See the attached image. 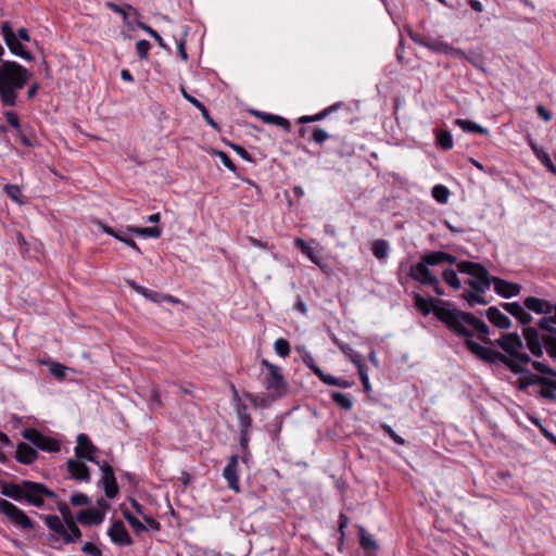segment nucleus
I'll use <instances>...</instances> for the list:
<instances>
[{
    "label": "nucleus",
    "mask_w": 556,
    "mask_h": 556,
    "mask_svg": "<svg viewBox=\"0 0 556 556\" xmlns=\"http://www.w3.org/2000/svg\"><path fill=\"white\" fill-rule=\"evenodd\" d=\"M414 306L422 316L433 314L451 332L464 339L466 348L468 341H473L475 332L479 341L485 345H493V341L489 338V326L472 313L454 307L450 301L432 299L429 294L424 295L417 292L414 294Z\"/></svg>",
    "instance_id": "f257e3e1"
},
{
    "label": "nucleus",
    "mask_w": 556,
    "mask_h": 556,
    "mask_svg": "<svg viewBox=\"0 0 556 556\" xmlns=\"http://www.w3.org/2000/svg\"><path fill=\"white\" fill-rule=\"evenodd\" d=\"M493 345L504 351L501 353L492 348L483 346L475 341L467 342V350L477 358L488 364H503L508 370H520L515 366V361L529 364L531 357L523 352L525 343L517 332L502 333L498 339L493 341Z\"/></svg>",
    "instance_id": "f03ea898"
},
{
    "label": "nucleus",
    "mask_w": 556,
    "mask_h": 556,
    "mask_svg": "<svg viewBox=\"0 0 556 556\" xmlns=\"http://www.w3.org/2000/svg\"><path fill=\"white\" fill-rule=\"evenodd\" d=\"M42 485L43 483L31 480H21L17 483L4 482L1 485V494L22 504L42 507L45 505Z\"/></svg>",
    "instance_id": "7ed1b4c3"
},
{
    "label": "nucleus",
    "mask_w": 556,
    "mask_h": 556,
    "mask_svg": "<svg viewBox=\"0 0 556 556\" xmlns=\"http://www.w3.org/2000/svg\"><path fill=\"white\" fill-rule=\"evenodd\" d=\"M456 263V257L443 251H432L425 254L420 262L410 268V278H437L430 267Z\"/></svg>",
    "instance_id": "20e7f679"
},
{
    "label": "nucleus",
    "mask_w": 556,
    "mask_h": 556,
    "mask_svg": "<svg viewBox=\"0 0 556 556\" xmlns=\"http://www.w3.org/2000/svg\"><path fill=\"white\" fill-rule=\"evenodd\" d=\"M261 364L267 369L263 383L266 390L269 391L270 400L276 401L281 399L288 392V383L282 375L281 368L265 358L262 359Z\"/></svg>",
    "instance_id": "39448f33"
},
{
    "label": "nucleus",
    "mask_w": 556,
    "mask_h": 556,
    "mask_svg": "<svg viewBox=\"0 0 556 556\" xmlns=\"http://www.w3.org/2000/svg\"><path fill=\"white\" fill-rule=\"evenodd\" d=\"M40 518L43 519L46 526L52 532L48 538L51 544L62 542V544L68 545L78 542L83 536L79 527L75 528L72 533H66L63 530L62 520L56 515H40Z\"/></svg>",
    "instance_id": "423d86ee"
},
{
    "label": "nucleus",
    "mask_w": 556,
    "mask_h": 556,
    "mask_svg": "<svg viewBox=\"0 0 556 556\" xmlns=\"http://www.w3.org/2000/svg\"><path fill=\"white\" fill-rule=\"evenodd\" d=\"M0 514L15 527L30 531L35 529V522L26 515L24 510L17 507L12 502L0 497Z\"/></svg>",
    "instance_id": "0eeeda50"
},
{
    "label": "nucleus",
    "mask_w": 556,
    "mask_h": 556,
    "mask_svg": "<svg viewBox=\"0 0 556 556\" xmlns=\"http://www.w3.org/2000/svg\"><path fill=\"white\" fill-rule=\"evenodd\" d=\"M457 270L452 268H444L442 270V278H457V273L468 275L470 278H494L489 275L488 269L475 262L462 261L456 264Z\"/></svg>",
    "instance_id": "6e6552de"
},
{
    "label": "nucleus",
    "mask_w": 556,
    "mask_h": 556,
    "mask_svg": "<svg viewBox=\"0 0 556 556\" xmlns=\"http://www.w3.org/2000/svg\"><path fill=\"white\" fill-rule=\"evenodd\" d=\"M21 434L40 451L58 453L61 450V444L58 440L42 434L35 428H26L22 430Z\"/></svg>",
    "instance_id": "1a4fd4ad"
},
{
    "label": "nucleus",
    "mask_w": 556,
    "mask_h": 556,
    "mask_svg": "<svg viewBox=\"0 0 556 556\" xmlns=\"http://www.w3.org/2000/svg\"><path fill=\"white\" fill-rule=\"evenodd\" d=\"M468 283L470 290H465L460 298L467 301L469 307H473L476 304L486 305L489 302L482 295L488 291L493 283V280H465Z\"/></svg>",
    "instance_id": "9d476101"
},
{
    "label": "nucleus",
    "mask_w": 556,
    "mask_h": 556,
    "mask_svg": "<svg viewBox=\"0 0 556 556\" xmlns=\"http://www.w3.org/2000/svg\"><path fill=\"white\" fill-rule=\"evenodd\" d=\"M1 31L3 35V39L5 45L8 46L10 52L21 59L33 61L34 56L24 48L21 40L16 37V34L13 31L9 22H3L1 25Z\"/></svg>",
    "instance_id": "9b49d317"
},
{
    "label": "nucleus",
    "mask_w": 556,
    "mask_h": 556,
    "mask_svg": "<svg viewBox=\"0 0 556 556\" xmlns=\"http://www.w3.org/2000/svg\"><path fill=\"white\" fill-rule=\"evenodd\" d=\"M102 472V477L100 479V484L103 486L104 494L108 498H114L119 491L117 480L114 473L113 467L105 460L97 464Z\"/></svg>",
    "instance_id": "f8f14e48"
},
{
    "label": "nucleus",
    "mask_w": 556,
    "mask_h": 556,
    "mask_svg": "<svg viewBox=\"0 0 556 556\" xmlns=\"http://www.w3.org/2000/svg\"><path fill=\"white\" fill-rule=\"evenodd\" d=\"M76 441V457L78 459H86L88 462L99 464V460L94 457V454L98 452V447L91 442L90 438L86 433H80L77 435Z\"/></svg>",
    "instance_id": "ddd939ff"
},
{
    "label": "nucleus",
    "mask_w": 556,
    "mask_h": 556,
    "mask_svg": "<svg viewBox=\"0 0 556 556\" xmlns=\"http://www.w3.org/2000/svg\"><path fill=\"white\" fill-rule=\"evenodd\" d=\"M522 337L526 341V345L530 353L534 357H542L544 353V344L542 341V336H540L539 330L534 327L528 326L522 329Z\"/></svg>",
    "instance_id": "4468645a"
},
{
    "label": "nucleus",
    "mask_w": 556,
    "mask_h": 556,
    "mask_svg": "<svg viewBox=\"0 0 556 556\" xmlns=\"http://www.w3.org/2000/svg\"><path fill=\"white\" fill-rule=\"evenodd\" d=\"M523 362L515 361V366H517L520 370H510L515 375H520V377L516 381V387L520 391H526L530 386H539V382H543V377L532 374L528 368L525 367Z\"/></svg>",
    "instance_id": "2eb2a0df"
},
{
    "label": "nucleus",
    "mask_w": 556,
    "mask_h": 556,
    "mask_svg": "<svg viewBox=\"0 0 556 556\" xmlns=\"http://www.w3.org/2000/svg\"><path fill=\"white\" fill-rule=\"evenodd\" d=\"M128 285L136 290L138 293L142 294L146 299L154 302L161 303L162 301L169 302L172 304H181L185 305L178 298H175L170 294H163L148 288L139 286L136 280H127Z\"/></svg>",
    "instance_id": "dca6fc26"
},
{
    "label": "nucleus",
    "mask_w": 556,
    "mask_h": 556,
    "mask_svg": "<svg viewBox=\"0 0 556 556\" xmlns=\"http://www.w3.org/2000/svg\"><path fill=\"white\" fill-rule=\"evenodd\" d=\"M108 535L114 544L119 546H130L134 544V541L122 520L113 521L112 526L108 530Z\"/></svg>",
    "instance_id": "f3484780"
},
{
    "label": "nucleus",
    "mask_w": 556,
    "mask_h": 556,
    "mask_svg": "<svg viewBox=\"0 0 556 556\" xmlns=\"http://www.w3.org/2000/svg\"><path fill=\"white\" fill-rule=\"evenodd\" d=\"M105 518V513L101 509H97L96 507H90L87 509H81L76 514V520L87 527L99 526L103 522Z\"/></svg>",
    "instance_id": "a211bd4d"
},
{
    "label": "nucleus",
    "mask_w": 556,
    "mask_h": 556,
    "mask_svg": "<svg viewBox=\"0 0 556 556\" xmlns=\"http://www.w3.org/2000/svg\"><path fill=\"white\" fill-rule=\"evenodd\" d=\"M238 456L231 455L228 459V464L223 470V477L226 479L228 488L236 493L240 492V483L237 473Z\"/></svg>",
    "instance_id": "6ab92c4d"
},
{
    "label": "nucleus",
    "mask_w": 556,
    "mask_h": 556,
    "mask_svg": "<svg viewBox=\"0 0 556 556\" xmlns=\"http://www.w3.org/2000/svg\"><path fill=\"white\" fill-rule=\"evenodd\" d=\"M66 466H67V470L73 479H75L77 481L90 482V480H91L90 469L85 463L80 462L78 458L77 459L70 458L66 462Z\"/></svg>",
    "instance_id": "aec40b11"
},
{
    "label": "nucleus",
    "mask_w": 556,
    "mask_h": 556,
    "mask_svg": "<svg viewBox=\"0 0 556 556\" xmlns=\"http://www.w3.org/2000/svg\"><path fill=\"white\" fill-rule=\"evenodd\" d=\"M501 306L525 326L529 325L533 319L531 314L525 309V305L522 306L518 302H504L501 303Z\"/></svg>",
    "instance_id": "412c9836"
},
{
    "label": "nucleus",
    "mask_w": 556,
    "mask_h": 556,
    "mask_svg": "<svg viewBox=\"0 0 556 556\" xmlns=\"http://www.w3.org/2000/svg\"><path fill=\"white\" fill-rule=\"evenodd\" d=\"M38 458V452L25 442H18L15 451V459L23 465H30Z\"/></svg>",
    "instance_id": "4be33fe9"
},
{
    "label": "nucleus",
    "mask_w": 556,
    "mask_h": 556,
    "mask_svg": "<svg viewBox=\"0 0 556 556\" xmlns=\"http://www.w3.org/2000/svg\"><path fill=\"white\" fill-rule=\"evenodd\" d=\"M412 39L419 46H422L434 52L452 53L454 51V49L450 45L439 39L417 38L414 36H412Z\"/></svg>",
    "instance_id": "5701e85b"
},
{
    "label": "nucleus",
    "mask_w": 556,
    "mask_h": 556,
    "mask_svg": "<svg viewBox=\"0 0 556 556\" xmlns=\"http://www.w3.org/2000/svg\"><path fill=\"white\" fill-rule=\"evenodd\" d=\"M485 316L489 321L498 329H509L511 326L510 319L504 315L496 306H491L485 311Z\"/></svg>",
    "instance_id": "b1692460"
},
{
    "label": "nucleus",
    "mask_w": 556,
    "mask_h": 556,
    "mask_svg": "<svg viewBox=\"0 0 556 556\" xmlns=\"http://www.w3.org/2000/svg\"><path fill=\"white\" fill-rule=\"evenodd\" d=\"M494 291L503 298H511L519 294L521 287L508 280H493Z\"/></svg>",
    "instance_id": "393cba45"
},
{
    "label": "nucleus",
    "mask_w": 556,
    "mask_h": 556,
    "mask_svg": "<svg viewBox=\"0 0 556 556\" xmlns=\"http://www.w3.org/2000/svg\"><path fill=\"white\" fill-rule=\"evenodd\" d=\"M543 382H539L541 389L538 391V396L556 402V380L543 377Z\"/></svg>",
    "instance_id": "a878e982"
},
{
    "label": "nucleus",
    "mask_w": 556,
    "mask_h": 556,
    "mask_svg": "<svg viewBox=\"0 0 556 556\" xmlns=\"http://www.w3.org/2000/svg\"><path fill=\"white\" fill-rule=\"evenodd\" d=\"M419 282L418 292L426 295L429 294L432 299H434L429 291H427L428 288H431V290L437 295H444V290L440 285V280H417ZM417 293V291L413 292V295Z\"/></svg>",
    "instance_id": "bb28decb"
},
{
    "label": "nucleus",
    "mask_w": 556,
    "mask_h": 556,
    "mask_svg": "<svg viewBox=\"0 0 556 556\" xmlns=\"http://www.w3.org/2000/svg\"><path fill=\"white\" fill-rule=\"evenodd\" d=\"M237 416L240 424V431L250 432V429L252 427V417L248 413V407L245 404L237 405L236 408Z\"/></svg>",
    "instance_id": "cd10ccee"
},
{
    "label": "nucleus",
    "mask_w": 556,
    "mask_h": 556,
    "mask_svg": "<svg viewBox=\"0 0 556 556\" xmlns=\"http://www.w3.org/2000/svg\"><path fill=\"white\" fill-rule=\"evenodd\" d=\"M121 510L123 517L127 520V522L131 526V528L137 534H140L148 530V527L143 522H141L135 515H132L128 508L124 507V505H121Z\"/></svg>",
    "instance_id": "c85d7f7f"
},
{
    "label": "nucleus",
    "mask_w": 556,
    "mask_h": 556,
    "mask_svg": "<svg viewBox=\"0 0 556 556\" xmlns=\"http://www.w3.org/2000/svg\"><path fill=\"white\" fill-rule=\"evenodd\" d=\"M127 231L130 232L131 235L135 233L137 236L150 237V238H159L162 235V230L157 226H154V227H134V226H128L127 227Z\"/></svg>",
    "instance_id": "c756f323"
},
{
    "label": "nucleus",
    "mask_w": 556,
    "mask_h": 556,
    "mask_svg": "<svg viewBox=\"0 0 556 556\" xmlns=\"http://www.w3.org/2000/svg\"><path fill=\"white\" fill-rule=\"evenodd\" d=\"M455 125L459 126L464 131H468V132H477V134H482V135H486L489 134V130L469 119H462V118H457L455 119Z\"/></svg>",
    "instance_id": "7c9ffc66"
},
{
    "label": "nucleus",
    "mask_w": 556,
    "mask_h": 556,
    "mask_svg": "<svg viewBox=\"0 0 556 556\" xmlns=\"http://www.w3.org/2000/svg\"><path fill=\"white\" fill-rule=\"evenodd\" d=\"M105 5L113 12L121 14L125 22H127L129 12H131L135 16L139 15L138 11L130 4L118 5L114 2L108 1Z\"/></svg>",
    "instance_id": "2f4dec72"
},
{
    "label": "nucleus",
    "mask_w": 556,
    "mask_h": 556,
    "mask_svg": "<svg viewBox=\"0 0 556 556\" xmlns=\"http://www.w3.org/2000/svg\"><path fill=\"white\" fill-rule=\"evenodd\" d=\"M330 396L333 403H336L339 407H341L344 410H350L353 406V401L348 394L333 391L331 392Z\"/></svg>",
    "instance_id": "473e14b6"
},
{
    "label": "nucleus",
    "mask_w": 556,
    "mask_h": 556,
    "mask_svg": "<svg viewBox=\"0 0 556 556\" xmlns=\"http://www.w3.org/2000/svg\"><path fill=\"white\" fill-rule=\"evenodd\" d=\"M358 535H359V544L364 549L376 551L378 549V544L374 540V538L366 533L363 527H358Z\"/></svg>",
    "instance_id": "72a5a7b5"
},
{
    "label": "nucleus",
    "mask_w": 556,
    "mask_h": 556,
    "mask_svg": "<svg viewBox=\"0 0 556 556\" xmlns=\"http://www.w3.org/2000/svg\"><path fill=\"white\" fill-rule=\"evenodd\" d=\"M371 252L378 260L387 257L389 252V244L386 240H376L371 245Z\"/></svg>",
    "instance_id": "f704fd0d"
},
{
    "label": "nucleus",
    "mask_w": 556,
    "mask_h": 556,
    "mask_svg": "<svg viewBox=\"0 0 556 556\" xmlns=\"http://www.w3.org/2000/svg\"><path fill=\"white\" fill-rule=\"evenodd\" d=\"M303 363L308 367L319 379L320 381L325 378L326 372H324L319 366L316 364L314 357L309 353H305L302 356Z\"/></svg>",
    "instance_id": "c9c22d12"
},
{
    "label": "nucleus",
    "mask_w": 556,
    "mask_h": 556,
    "mask_svg": "<svg viewBox=\"0 0 556 556\" xmlns=\"http://www.w3.org/2000/svg\"><path fill=\"white\" fill-rule=\"evenodd\" d=\"M243 395L254 407H268L271 402L269 396H260L250 392H245Z\"/></svg>",
    "instance_id": "e433bc0d"
},
{
    "label": "nucleus",
    "mask_w": 556,
    "mask_h": 556,
    "mask_svg": "<svg viewBox=\"0 0 556 556\" xmlns=\"http://www.w3.org/2000/svg\"><path fill=\"white\" fill-rule=\"evenodd\" d=\"M321 381L327 386H336V387H340L343 389L351 388L352 386H354V381H349V380H345L342 378H337L329 374H326L325 378Z\"/></svg>",
    "instance_id": "4c0bfd02"
},
{
    "label": "nucleus",
    "mask_w": 556,
    "mask_h": 556,
    "mask_svg": "<svg viewBox=\"0 0 556 556\" xmlns=\"http://www.w3.org/2000/svg\"><path fill=\"white\" fill-rule=\"evenodd\" d=\"M337 106H338V104H334L315 115L302 116V117H300L299 123L306 124V123L320 121V119L325 118L330 112L334 111L337 109Z\"/></svg>",
    "instance_id": "58836bf2"
},
{
    "label": "nucleus",
    "mask_w": 556,
    "mask_h": 556,
    "mask_svg": "<svg viewBox=\"0 0 556 556\" xmlns=\"http://www.w3.org/2000/svg\"><path fill=\"white\" fill-rule=\"evenodd\" d=\"M437 143L443 150H451L453 148V138L451 132L447 130H440L437 134Z\"/></svg>",
    "instance_id": "ea45409f"
},
{
    "label": "nucleus",
    "mask_w": 556,
    "mask_h": 556,
    "mask_svg": "<svg viewBox=\"0 0 556 556\" xmlns=\"http://www.w3.org/2000/svg\"><path fill=\"white\" fill-rule=\"evenodd\" d=\"M542 304H543V300L535 298V296H528L523 301L525 307L535 314H543Z\"/></svg>",
    "instance_id": "a19ab883"
},
{
    "label": "nucleus",
    "mask_w": 556,
    "mask_h": 556,
    "mask_svg": "<svg viewBox=\"0 0 556 556\" xmlns=\"http://www.w3.org/2000/svg\"><path fill=\"white\" fill-rule=\"evenodd\" d=\"M534 154L549 172L556 174V166L553 164L549 154L544 149H534Z\"/></svg>",
    "instance_id": "79ce46f5"
},
{
    "label": "nucleus",
    "mask_w": 556,
    "mask_h": 556,
    "mask_svg": "<svg viewBox=\"0 0 556 556\" xmlns=\"http://www.w3.org/2000/svg\"><path fill=\"white\" fill-rule=\"evenodd\" d=\"M5 194L15 203L22 205L24 204L23 200L21 199L22 190L17 185H5L3 188Z\"/></svg>",
    "instance_id": "37998d69"
},
{
    "label": "nucleus",
    "mask_w": 556,
    "mask_h": 556,
    "mask_svg": "<svg viewBox=\"0 0 556 556\" xmlns=\"http://www.w3.org/2000/svg\"><path fill=\"white\" fill-rule=\"evenodd\" d=\"M432 197L441 204L446 203L450 197V190L443 185H437L432 188Z\"/></svg>",
    "instance_id": "c03bdc74"
},
{
    "label": "nucleus",
    "mask_w": 556,
    "mask_h": 556,
    "mask_svg": "<svg viewBox=\"0 0 556 556\" xmlns=\"http://www.w3.org/2000/svg\"><path fill=\"white\" fill-rule=\"evenodd\" d=\"M529 364H531L532 368L539 374L556 378V370L549 365L532 359L529 362Z\"/></svg>",
    "instance_id": "a18cd8bd"
},
{
    "label": "nucleus",
    "mask_w": 556,
    "mask_h": 556,
    "mask_svg": "<svg viewBox=\"0 0 556 556\" xmlns=\"http://www.w3.org/2000/svg\"><path fill=\"white\" fill-rule=\"evenodd\" d=\"M56 507H58L59 513L61 514L60 519L62 520L63 523L75 520V516L73 515L70 506L65 502H63V501L56 502Z\"/></svg>",
    "instance_id": "49530a36"
},
{
    "label": "nucleus",
    "mask_w": 556,
    "mask_h": 556,
    "mask_svg": "<svg viewBox=\"0 0 556 556\" xmlns=\"http://www.w3.org/2000/svg\"><path fill=\"white\" fill-rule=\"evenodd\" d=\"M341 352L358 368L359 365H365L361 355L355 352L349 344L340 345Z\"/></svg>",
    "instance_id": "de8ad7c7"
},
{
    "label": "nucleus",
    "mask_w": 556,
    "mask_h": 556,
    "mask_svg": "<svg viewBox=\"0 0 556 556\" xmlns=\"http://www.w3.org/2000/svg\"><path fill=\"white\" fill-rule=\"evenodd\" d=\"M274 349H275V352L280 357L286 358L290 355V343L288 340H286L283 338H279L275 341Z\"/></svg>",
    "instance_id": "09e8293b"
},
{
    "label": "nucleus",
    "mask_w": 556,
    "mask_h": 556,
    "mask_svg": "<svg viewBox=\"0 0 556 556\" xmlns=\"http://www.w3.org/2000/svg\"><path fill=\"white\" fill-rule=\"evenodd\" d=\"M263 119L265 122H267V123L280 126V127H282L286 130L290 129V122L287 118L282 117V116L273 115V114H266V115H264Z\"/></svg>",
    "instance_id": "8fccbe9b"
},
{
    "label": "nucleus",
    "mask_w": 556,
    "mask_h": 556,
    "mask_svg": "<svg viewBox=\"0 0 556 556\" xmlns=\"http://www.w3.org/2000/svg\"><path fill=\"white\" fill-rule=\"evenodd\" d=\"M70 503L75 507L87 506L91 503V500L85 493L74 492L70 498Z\"/></svg>",
    "instance_id": "3c124183"
},
{
    "label": "nucleus",
    "mask_w": 556,
    "mask_h": 556,
    "mask_svg": "<svg viewBox=\"0 0 556 556\" xmlns=\"http://www.w3.org/2000/svg\"><path fill=\"white\" fill-rule=\"evenodd\" d=\"M380 428L381 430L387 434L389 435L396 444L399 445H405L406 444V441L400 437L397 433H395V431L392 429L391 426H389L388 424H381L380 425Z\"/></svg>",
    "instance_id": "603ef678"
},
{
    "label": "nucleus",
    "mask_w": 556,
    "mask_h": 556,
    "mask_svg": "<svg viewBox=\"0 0 556 556\" xmlns=\"http://www.w3.org/2000/svg\"><path fill=\"white\" fill-rule=\"evenodd\" d=\"M150 48H151V45L146 39H141L136 43V51H137L138 56L141 60H146L148 58Z\"/></svg>",
    "instance_id": "864d4df0"
},
{
    "label": "nucleus",
    "mask_w": 556,
    "mask_h": 556,
    "mask_svg": "<svg viewBox=\"0 0 556 556\" xmlns=\"http://www.w3.org/2000/svg\"><path fill=\"white\" fill-rule=\"evenodd\" d=\"M349 522H350V519L349 517L341 513L340 516H339V533H340V536H339V545H343L344 543V536H345V528L349 526Z\"/></svg>",
    "instance_id": "5fc2aeb1"
},
{
    "label": "nucleus",
    "mask_w": 556,
    "mask_h": 556,
    "mask_svg": "<svg viewBox=\"0 0 556 556\" xmlns=\"http://www.w3.org/2000/svg\"><path fill=\"white\" fill-rule=\"evenodd\" d=\"M67 367L60 364V363H53L50 366V372L59 380H62L66 376Z\"/></svg>",
    "instance_id": "6e6d98bb"
},
{
    "label": "nucleus",
    "mask_w": 556,
    "mask_h": 556,
    "mask_svg": "<svg viewBox=\"0 0 556 556\" xmlns=\"http://www.w3.org/2000/svg\"><path fill=\"white\" fill-rule=\"evenodd\" d=\"M357 370H358V375H359L361 381L363 383L364 391L366 393H369L371 391V386H370V382H369L368 375L366 372L365 365H359Z\"/></svg>",
    "instance_id": "4d7b16f0"
},
{
    "label": "nucleus",
    "mask_w": 556,
    "mask_h": 556,
    "mask_svg": "<svg viewBox=\"0 0 556 556\" xmlns=\"http://www.w3.org/2000/svg\"><path fill=\"white\" fill-rule=\"evenodd\" d=\"M81 551L90 556H102V551L96 544L91 542H85L81 546Z\"/></svg>",
    "instance_id": "13d9d810"
},
{
    "label": "nucleus",
    "mask_w": 556,
    "mask_h": 556,
    "mask_svg": "<svg viewBox=\"0 0 556 556\" xmlns=\"http://www.w3.org/2000/svg\"><path fill=\"white\" fill-rule=\"evenodd\" d=\"M329 138L328 132L321 128H314L312 132V139L318 143H324Z\"/></svg>",
    "instance_id": "bf43d9fd"
},
{
    "label": "nucleus",
    "mask_w": 556,
    "mask_h": 556,
    "mask_svg": "<svg viewBox=\"0 0 556 556\" xmlns=\"http://www.w3.org/2000/svg\"><path fill=\"white\" fill-rule=\"evenodd\" d=\"M217 156L219 157L220 162L225 167H227L231 172L236 170V165L233 164V162L226 152L218 151Z\"/></svg>",
    "instance_id": "052dcab7"
},
{
    "label": "nucleus",
    "mask_w": 556,
    "mask_h": 556,
    "mask_svg": "<svg viewBox=\"0 0 556 556\" xmlns=\"http://www.w3.org/2000/svg\"><path fill=\"white\" fill-rule=\"evenodd\" d=\"M542 341H543L544 348H545L548 356L553 359H556V339L542 340Z\"/></svg>",
    "instance_id": "680f3d73"
},
{
    "label": "nucleus",
    "mask_w": 556,
    "mask_h": 556,
    "mask_svg": "<svg viewBox=\"0 0 556 556\" xmlns=\"http://www.w3.org/2000/svg\"><path fill=\"white\" fill-rule=\"evenodd\" d=\"M530 420L540 428L541 433L548 439L551 442H554L556 444V437L549 432L546 428H544L541 424V421L538 418H530Z\"/></svg>",
    "instance_id": "e2e57ef3"
},
{
    "label": "nucleus",
    "mask_w": 556,
    "mask_h": 556,
    "mask_svg": "<svg viewBox=\"0 0 556 556\" xmlns=\"http://www.w3.org/2000/svg\"><path fill=\"white\" fill-rule=\"evenodd\" d=\"M7 122L16 130H20V119L15 112L9 111L5 113Z\"/></svg>",
    "instance_id": "0e129e2a"
},
{
    "label": "nucleus",
    "mask_w": 556,
    "mask_h": 556,
    "mask_svg": "<svg viewBox=\"0 0 556 556\" xmlns=\"http://www.w3.org/2000/svg\"><path fill=\"white\" fill-rule=\"evenodd\" d=\"M181 93H182L184 98L187 101H189L191 104H193L197 109H199L200 111H204V104L201 101H199L197 98H194L193 96L187 93L184 88H181Z\"/></svg>",
    "instance_id": "69168bd1"
},
{
    "label": "nucleus",
    "mask_w": 556,
    "mask_h": 556,
    "mask_svg": "<svg viewBox=\"0 0 556 556\" xmlns=\"http://www.w3.org/2000/svg\"><path fill=\"white\" fill-rule=\"evenodd\" d=\"M143 520L146 521V526L153 531H159L161 529V523L151 516L143 515Z\"/></svg>",
    "instance_id": "338daca9"
},
{
    "label": "nucleus",
    "mask_w": 556,
    "mask_h": 556,
    "mask_svg": "<svg viewBox=\"0 0 556 556\" xmlns=\"http://www.w3.org/2000/svg\"><path fill=\"white\" fill-rule=\"evenodd\" d=\"M536 113L545 122H549L552 119V116H553L552 113L542 104H539L536 106Z\"/></svg>",
    "instance_id": "774afa93"
}]
</instances>
